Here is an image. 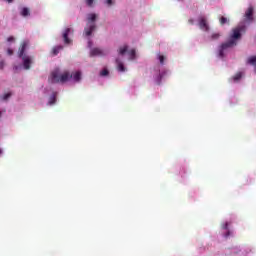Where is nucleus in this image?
<instances>
[{
  "instance_id": "f257e3e1",
  "label": "nucleus",
  "mask_w": 256,
  "mask_h": 256,
  "mask_svg": "<svg viewBox=\"0 0 256 256\" xmlns=\"http://www.w3.org/2000/svg\"><path fill=\"white\" fill-rule=\"evenodd\" d=\"M245 31H247V27L245 25L237 26L234 28L232 30L233 33L230 36V40L220 46L219 56L224 57L223 52L225 49H231V47H235V45H237V40L241 39V33H245Z\"/></svg>"
},
{
  "instance_id": "f03ea898",
  "label": "nucleus",
  "mask_w": 256,
  "mask_h": 256,
  "mask_svg": "<svg viewBox=\"0 0 256 256\" xmlns=\"http://www.w3.org/2000/svg\"><path fill=\"white\" fill-rule=\"evenodd\" d=\"M69 79H73V74H70L69 71H65L61 74V70H59V68H56L50 76L51 83H67Z\"/></svg>"
},
{
  "instance_id": "7ed1b4c3",
  "label": "nucleus",
  "mask_w": 256,
  "mask_h": 256,
  "mask_svg": "<svg viewBox=\"0 0 256 256\" xmlns=\"http://www.w3.org/2000/svg\"><path fill=\"white\" fill-rule=\"evenodd\" d=\"M20 59H22L23 61V67L26 70L31 69V63H33V57L29 56V55H24L22 57H20Z\"/></svg>"
},
{
  "instance_id": "20e7f679",
  "label": "nucleus",
  "mask_w": 256,
  "mask_h": 256,
  "mask_svg": "<svg viewBox=\"0 0 256 256\" xmlns=\"http://www.w3.org/2000/svg\"><path fill=\"white\" fill-rule=\"evenodd\" d=\"M95 29H97V26L95 25V23L88 22L87 26L84 28V33L86 37H91Z\"/></svg>"
},
{
  "instance_id": "39448f33",
  "label": "nucleus",
  "mask_w": 256,
  "mask_h": 256,
  "mask_svg": "<svg viewBox=\"0 0 256 256\" xmlns=\"http://www.w3.org/2000/svg\"><path fill=\"white\" fill-rule=\"evenodd\" d=\"M198 25L202 31H209V23L207 22V18L201 16L198 19Z\"/></svg>"
},
{
  "instance_id": "423d86ee",
  "label": "nucleus",
  "mask_w": 256,
  "mask_h": 256,
  "mask_svg": "<svg viewBox=\"0 0 256 256\" xmlns=\"http://www.w3.org/2000/svg\"><path fill=\"white\" fill-rule=\"evenodd\" d=\"M73 34V29L71 28H66L62 34L64 43L66 45H69L71 43V39H69V35Z\"/></svg>"
},
{
  "instance_id": "0eeeda50",
  "label": "nucleus",
  "mask_w": 256,
  "mask_h": 256,
  "mask_svg": "<svg viewBox=\"0 0 256 256\" xmlns=\"http://www.w3.org/2000/svg\"><path fill=\"white\" fill-rule=\"evenodd\" d=\"M27 47H29V41H23L18 50V57H25L27 55L25 54Z\"/></svg>"
},
{
  "instance_id": "6e6552de",
  "label": "nucleus",
  "mask_w": 256,
  "mask_h": 256,
  "mask_svg": "<svg viewBox=\"0 0 256 256\" xmlns=\"http://www.w3.org/2000/svg\"><path fill=\"white\" fill-rule=\"evenodd\" d=\"M253 11V6H250L245 12V21H247L248 23H253Z\"/></svg>"
},
{
  "instance_id": "1a4fd4ad",
  "label": "nucleus",
  "mask_w": 256,
  "mask_h": 256,
  "mask_svg": "<svg viewBox=\"0 0 256 256\" xmlns=\"http://www.w3.org/2000/svg\"><path fill=\"white\" fill-rule=\"evenodd\" d=\"M103 55V51L99 48H93L90 51V57H97Z\"/></svg>"
},
{
  "instance_id": "9d476101",
  "label": "nucleus",
  "mask_w": 256,
  "mask_h": 256,
  "mask_svg": "<svg viewBox=\"0 0 256 256\" xmlns=\"http://www.w3.org/2000/svg\"><path fill=\"white\" fill-rule=\"evenodd\" d=\"M72 79L73 81H75L76 83H79V81H81V72L77 71L74 74H72Z\"/></svg>"
},
{
  "instance_id": "9b49d317",
  "label": "nucleus",
  "mask_w": 256,
  "mask_h": 256,
  "mask_svg": "<svg viewBox=\"0 0 256 256\" xmlns=\"http://www.w3.org/2000/svg\"><path fill=\"white\" fill-rule=\"evenodd\" d=\"M57 102V92H54L49 98V105H55Z\"/></svg>"
},
{
  "instance_id": "f8f14e48",
  "label": "nucleus",
  "mask_w": 256,
  "mask_h": 256,
  "mask_svg": "<svg viewBox=\"0 0 256 256\" xmlns=\"http://www.w3.org/2000/svg\"><path fill=\"white\" fill-rule=\"evenodd\" d=\"M60 51H63V46H56V47L52 48V55L57 56V55H59Z\"/></svg>"
},
{
  "instance_id": "ddd939ff",
  "label": "nucleus",
  "mask_w": 256,
  "mask_h": 256,
  "mask_svg": "<svg viewBox=\"0 0 256 256\" xmlns=\"http://www.w3.org/2000/svg\"><path fill=\"white\" fill-rule=\"evenodd\" d=\"M128 49H129V46H127V45L120 47L118 50L119 55H124Z\"/></svg>"
},
{
  "instance_id": "4468645a",
  "label": "nucleus",
  "mask_w": 256,
  "mask_h": 256,
  "mask_svg": "<svg viewBox=\"0 0 256 256\" xmlns=\"http://www.w3.org/2000/svg\"><path fill=\"white\" fill-rule=\"evenodd\" d=\"M116 63H117V69L118 71H125V65L122 64V62L119 61V59H116Z\"/></svg>"
},
{
  "instance_id": "2eb2a0df",
  "label": "nucleus",
  "mask_w": 256,
  "mask_h": 256,
  "mask_svg": "<svg viewBox=\"0 0 256 256\" xmlns=\"http://www.w3.org/2000/svg\"><path fill=\"white\" fill-rule=\"evenodd\" d=\"M128 55H129L130 61L135 60V57H136V51H135V49L130 50V51L128 52Z\"/></svg>"
},
{
  "instance_id": "dca6fc26",
  "label": "nucleus",
  "mask_w": 256,
  "mask_h": 256,
  "mask_svg": "<svg viewBox=\"0 0 256 256\" xmlns=\"http://www.w3.org/2000/svg\"><path fill=\"white\" fill-rule=\"evenodd\" d=\"M21 15L22 17H29V15H31L29 8H23L21 11Z\"/></svg>"
},
{
  "instance_id": "f3484780",
  "label": "nucleus",
  "mask_w": 256,
  "mask_h": 256,
  "mask_svg": "<svg viewBox=\"0 0 256 256\" xmlns=\"http://www.w3.org/2000/svg\"><path fill=\"white\" fill-rule=\"evenodd\" d=\"M96 20H97V14H89L88 15V21L95 23Z\"/></svg>"
},
{
  "instance_id": "a211bd4d",
  "label": "nucleus",
  "mask_w": 256,
  "mask_h": 256,
  "mask_svg": "<svg viewBox=\"0 0 256 256\" xmlns=\"http://www.w3.org/2000/svg\"><path fill=\"white\" fill-rule=\"evenodd\" d=\"M158 59L160 61V65H164V63H165V56L161 55V54H158Z\"/></svg>"
},
{
  "instance_id": "6ab92c4d",
  "label": "nucleus",
  "mask_w": 256,
  "mask_h": 256,
  "mask_svg": "<svg viewBox=\"0 0 256 256\" xmlns=\"http://www.w3.org/2000/svg\"><path fill=\"white\" fill-rule=\"evenodd\" d=\"M241 77H243L241 72H238L236 75L233 76V81H239Z\"/></svg>"
},
{
  "instance_id": "aec40b11",
  "label": "nucleus",
  "mask_w": 256,
  "mask_h": 256,
  "mask_svg": "<svg viewBox=\"0 0 256 256\" xmlns=\"http://www.w3.org/2000/svg\"><path fill=\"white\" fill-rule=\"evenodd\" d=\"M219 37H221V34H219V33H214V34H212V36H211V40H212V41H215V40L219 39Z\"/></svg>"
},
{
  "instance_id": "412c9836",
  "label": "nucleus",
  "mask_w": 256,
  "mask_h": 256,
  "mask_svg": "<svg viewBox=\"0 0 256 256\" xmlns=\"http://www.w3.org/2000/svg\"><path fill=\"white\" fill-rule=\"evenodd\" d=\"M107 75H109V70L107 69H104L100 72L101 77H107Z\"/></svg>"
},
{
  "instance_id": "4be33fe9",
  "label": "nucleus",
  "mask_w": 256,
  "mask_h": 256,
  "mask_svg": "<svg viewBox=\"0 0 256 256\" xmlns=\"http://www.w3.org/2000/svg\"><path fill=\"white\" fill-rule=\"evenodd\" d=\"M9 97H11V93H6L2 96L3 101H7V99H9Z\"/></svg>"
},
{
  "instance_id": "5701e85b",
  "label": "nucleus",
  "mask_w": 256,
  "mask_h": 256,
  "mask_svg": "<svg viewBox=\"0 0 256 256\" xmlns=\"http://www.w3.org/2000/svg\"><path fill=\"white\" fill-rule=\"evenodd\" d=\"M221 228L227 231V229H229V222L222 224Z\"/></svg>"
},
{
  "instance_id": "b1692460",
  "label": "nucleus",
  "mask_w": 256,
  "mask_h": 256,
  "mask_svg": "<svg viewBox=\"0 0 256 256\" xmlns=\"http://www.w3.org/2000/svg\"><path fill=\"white\" fill-rule=\"evenodd\" d=\"M225 23H227V18H225V17L222 16V17L220 18V24H221V25H225Z\"/></svg>"
},
{
  "instance_id": "393cba45",
  "label": "nucleus",
  "mask_w": 256,
  "mask_h": 256,
  "mask_svg": "<svg viewBox=\"0 0 256 256\" xmlns=\"http://www.w3.org/2000/svg\"><path fill=\"white\" fill-rule=\"evenodd\" d=\"M95 0H86V5H88V7H93V2Z\"/></svg>"
},
{
  "instance_id": "a878e982",
  "label": "nucleus",
  "mask_w": 256,
  "mask_h": 256,
  "mask_svg": "<svg viewBox=\"0 0 256 256\" xmlns=\"http://www.w3.org/2000/svg\"><path fill=\"white\" fill-rule=\"evenodd\" d=\"M5 67V61H0V69L3 70Z\"/></svg>"
},
{
  "instance_id": "bb28decb",
  "label": "nucleus",
  "mask_w": 256,
  "mask_h": 256,
  "mask_svg": "<svg viewBox=\"0 0 256 256\" xmlns=\"http://www.w3.org/2000/svg\"><path fill=\"white\" fill-rule=\"evenodd\" d=\"M7 41L11 43V41H15V38L13 36L8 37Z\"/></svg>"
},
{
  "instance_id": "cd10ccee",
  "label": "nucleus",
  "mask_w": 256,
  "mask_h": 256,
  "mask_svg": "<svg viewBox=\"0 0 256 256\" xmlns=\"http://www.w3.org/2000/svg\"><path fill=\"white\" fill-rule=\"evenodd\" d=\"M7 53H8V55H13V50H12L11 48H9V49L7 50Z\"/></svg>"
},
{
  "instance_id": "c85d7f7f",
  "label": "nucleus",
  "mask_w": 256,
  "mask_h": 256,
  "mask_svg": "<svg viewBox=\"0 0 256 256\" xmlns=\"http://www.w3.org/2000/svg\"><path fill=\"white\" fill-rule=\"evenodd\" d=\"M107 5H113V0H106Z\"/></svg>"
},
{
  "instance_id": "c756f323",
  "label": "nucleus",
  "mask_w": 256,
  "mask_h": 256,
  "mask_svg": "<svg viewBox=\"0 0 256 256\" xmlns=\"http://www.w3.org/2000/svg\"><path fill=\"white\" fill-rule=\"evenodd\" d=\"M188 22L190 23V25H193V23H195V20L189 19Z\"/></svg>"
},
{
  "instance_id": "7c9ffc66",
  "label": "nucleus",
  "mask_w": 256,
  "mask_h": 256,
  "mask_svg": "<svg viewBox=\"0 0 256 256\" xmlns=\"http://www.w3.org/2000/svg\"><path fill=\"white\" fill-rule=\"evenodd\" d=\"M229 235H231V232L228 231L226 234H225V237H229Z\"/></svg>"
},
{
  "instance_id": "2f4dec72",
  "label": "nucleus",
  "mask_w": 256,
  "mask_h": 256,
  "mask_svg": "<svg viewBox=\"0 0 256 256\" xmlns=\"http://www.w3.org/2000/svg\"><path fill=\"white\" fill-rule=\"evenodd\" d=\"M7 3H13V0H5Z\"/></svg>"
},
{
  "instance_id": "473e14b6",
  "label": "nucleus",
  "mask_w": 256,
  "mask_h": 256,
  "mask_svg": "<svg viewBox=\"0 0 256 256\" xmlns=\"http://www.w3.org/2000/svg\"><path fill=\"white\" fill-rule=\"evenodd\" d=\"M3 154V150L2 149H0V155H2Z\"/></svg>"
},
{
  "instance_id": "72a5a7b5",
  "label": "nucleus",
  "mask_w": 256,
  "mask_h": 256,
  "mask_svg": "<svg viewBox=\"0 0 256 256\" xmlns=\"http://www.w3.org/2000/svg\"><path fill=\"white\" fill-rule=\"evenodd\" d=\"M89 47H91V41L88 42Z\"/></svg>"
},
{
  "instance_id": "f704fd0d",
  "label": "nucleus",
  "mask_w": 256,
  "mask_h": 256,
  "mask_svg": "<svg viewBox=\"0 0 256 256\" xmlns=\"http://www.w3.org/2000/svg\"><path fill=\"white\" fill-rule=\"evenodd\" d=\"M1 115H3V112L0 111V117H1Z\"/></svg>"
}]
</instances>
